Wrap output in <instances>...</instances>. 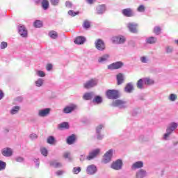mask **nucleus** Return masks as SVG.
Returning <instances> with one entry per match:
<instances>
[{
	"mask_svg": "<svg viewBox=\"0 0 178 178\" xmlns=\"http://www.w3.org/2000/svg\"><path fill=\"white\" fill-rule=\"evenodd\" d=\"M133 90H134V87H133V83H129L128 84H127L124 88L125 92H129V93L131 92Z\"/></svg>",
	"mask_w": 178,
	"mask_h": 178,
	"instance_id": "obj_24",
	"label": "nucleus"
},
{
	"mask_svg": "<svg viewBox=\"0 0 178 178\" xmlns=\"http://www.w3.org/2000/svg\"><path fill=\"white\" fill-rule=\"evenodd\" d=\"M144 84L149 86V84H154V80L149 78H143Z\"/></svg>",
	"mask_w": 178,
	"mask_h": 178,
	"instance_id": "obj_32",
	"label": "nucleus"
},
{
	"mask_svg": "<svg viewBox=\"0 0 178 178\" xmlns=\"http://www.w3.org/2000/svg\"><path fill=\"white\" fill-rule=\"evenodd\" d=\"M122 165V160H117L111 164V169H114V170H120Z\"/></svg>",
	"mask_w": 178,
	"mask_h": 178,
	"instance_id": "obj_4",
	"label": "nucleus"
},
{
	"mask_svg": "<svg viewBox=\"0 0 178 178\" xmlns=\"http://www.w3.org/2000/svg\"><path fill=\"white\" fill-rule=\"evenodd\" d=\"M40 152H41L42 155H43V156H47L48 150L45 147H42L40 149Z\"/></svg>",
	"mask_w": 178,
	"mask_h": 178,
	"instance_id": "obj_39",
	"label": "nucleus"
},
{
	"mask_svg": "<svg viewBox=\"0 0 178 178\" xmlns=\"http://www.w3.org/2000/svg\"><path fill=\"white\" fill-rule=\"evenodd\" d=\"M87 159L90 160V156H88L87 157Z\"/></svg>",
	"mask_w": 178,
	"mask_h": 178,
	"instance_id": "obj_64",
	"label": "nucleus"
},
{
	"mask_svg": "<svg viewBox=\"0 0 178 178\" xmlns=\"http://www.w3.org/2000/svg\"><path fill=\"white\" fill-rule=\"evenodd\" d=\"M83 29H90V21L88 19L83 21Z\"/></svg>",
	"mask_w": 178,
	"mask_h": 178,
	"instance_id": "obj_38",
	"label": "nucleus"
},
{
	"mask_svg": "<svg viewBox=\"0 0 178 178\" xmlns=\"http://www.w3.org/2000/svg\"><path fill=\"white\" fill-rule=\"evenodd\" d=\"M33 26L34 27H36V28L42 27V22H41L40 20H36L33 23Z\"/></svg>",
	"mask_w": 178,
	"mask_h": 178,
	"instance_id": "obj_34",
	"label": "nucleus"
},
{
	"mask_svg": "<svg viewBox=\"0 0 178 178\" xmlns=\"http://www.w3.org/2000/svg\"><path fill=\"white\" fill-rule=\"evenodd\" d=\"M69 127H70L69 122H62L61 124H59L58 126V129L59 130L67 129H69Z\"/></svg>",
	"mask_w": 178,
	"mask_h": 178,
	"instance_id": "obj_21",
	"label": "nucleus"
},
{
	"mask_svg": "<svg viewBox=\"0 0 178 178\" xmlns=\"http://www.w3.org/2000/svg\"><path fill=\"white\" fill-rule=\"evenodd\" d=\"M127 27L131 33H137V24L134 23H129L127 24Z\"/></svg>",
	"mask_w": 178,
	"mask_h": 178,
	"instance_id": "obj_14",
	"label": "nucleus"
},
{
	"mask_svg": "<svg viewBox=\"0 0 178 178\" xmlns=\"http://www.w3.org/2000/svg\"><path fill=\"white\" fill-rule=\"evenodd\" d=\"M112 155H113V149H109L104 156V163H109V161L112 159Z\"/></svg>",
	"mask_w": 178,
	"mask_h": 178,
	"instance_id": "obj_3",
	"label": "nucleus"
},
{
	"mask_svg": "<svg viewBox=\"0 0 178 178\" xmlns=\"http://www.w3.org/2000/svg\"><path fill=\"white\" fill-rule=\"evenodd\" d=\"M104 129V124H99L96 127V134H101V131Z\"/></svg>",
	"mask_w": 178,
	"mask_h": 178,
	"instance_id": "obj_40",
	"label": "nucleus"
},
{
	"mask_svg": "<svg viewBox=\"0 0 178 178\" xmlns=\"http://www.w3.org/2000/svg\"><path fill=\"white\" fill-rule=\"evenodd\" d=\"M92 102L97 105H99V104H102V97L100 96H95Z\"/></svg>",
	"mask_w": 178,
	"mask_h": 178,
	"instance_id": "obj_25",
	"label": "nucleus"
},
{
	"mask_svg": "<svg viewBox=\"0 0 178 178\" xmlns=\"http://www.w3.org/2000/svg\"><path fill=\"white\" fill-rule=\"evenodd\" d=\"M112 106H118L120 109H123V108H126V103L122 100H115L113 102Z\"/></svg>",
	"mask_w": 178,
	"mask_h": 178,
	"instance_id": "obj_7",
	"label": "nucleus"
},
{
	"mask_svg": "<svg viewBox=\"0 0 178 178\" xmlns=\"http://www.w3.org/2000/svg\"><path fill=\"white\" fill-rule=\"evenodd\" d=\"M84 87L86 88H90V81L87 82L86 83L84 84Z\"/></svg>",
	"mask_w": 178,
	"mask_h": 178,
	"instance_id": "obj_59",
	"label": "nucleus"
},
{
	"mask_svg": "<svg viewBox=\"0 0 178 178\" xmlns=\"http://www.w3.org/2000/svg\"><path fill=\"white\" fill-rule=\"evenodd\" d=\"M1 49H5V48H6L7 47H8V42H2L1 43Z\"/></svg>",
	"mask_w": 178,
	"mask_h": 178,
	"instance_id": "obj_48",
	"label": "nucleus"
},
{
	"mask_svg": "<svg viewBox=\"0 0 178 178\" xmlns=\"http://www.w3.org/2000/svg\"><path fill=\"white\" fill-rule=\"evenodd\" d=\"M106 10V8L105 7V5H101L97 8V12L98 15H102V13H104Z\"/></svg>",
	"mask_w": 178,
	"mask_h": 178,
	"instance_id": "obj_22",
	"label": "nucleus"
},
{
	"mask_svg": "<svg viewBox=\"0 0 178 178\" xmlns=\"http://www.w3.org/2000/svg\"><path fill=\"white\" fill-rule=\"evenodd\" d=\"M19 111H20V107L19 106H15L10 111V113L11 115H15V113L19 112Z\"/></svg>",
	"mask_w": 178,
	"mask_h": 178,
	"instance_id": "obj_33",
	"label": "nucleus"
},
{
	"mask_svg": "<svg viewBox=\"0 0 178 178\" xmlns=\"http://www.w3.org/2000/svg\"><path fill=\"white\" fill-rule=\"evenodd\" d=\"M48 144H55V138L54 136H49L47 138Z\"/></svg>",
	"mask_w": 178,
	"mask_h": 178,
	"instance_id": "obj_41",
	"label": "nucleus"
},
{
	"mask_svg": "<svg viewBox=\"0 0 178 178\" xmlns=\"http://www.w3.org/2000/svg\"><path fill=\"white\" fill-rule=\"evenodd\" d=\"M72 172L74 175H79L81 172V168L74 167L72 170Z\"/></svg>",
	"mask_w": 178,
	"mask_h": 178,
	"instance_id": "obj_37",
	"label": "nucleus"
},
{
	"mask_svg": "<svg viewBox=\"0 0 178 178\" xmlns=\"http://www.w3.org/2000/svg\"><path fill=\"white\" fill-rule=\"evenodd\" d=\"M19 34H20L22 37H27V29H26L24 26H19Z\"/></svg>",
	"mask_w": 178,
	"mask_h": 178,
	"instance_id": "obj_20",
	"label": "nucleus"
},
{
	"mask_svg": "<svg viewBox=\"0 0 178 178\" xmlns=\"http://www.w3.org/2000/svg\"><path fill=\"white\" fill-rule=\"evenodd\" d=\"M79 12H75V11H74L72 10H70L68 11V15L70 16H72V17L77 16V15H79Z\"/></svg>",
	"mask_w": 178,
	"mask_h": 178,
	"instance_id": "obj_43",
	"label": "nucleus"
},
{
	"mask_svg": "<svg viewBox=\"0 0 178 178\" xmlns=\"http://www.w3.org/2000/svg\"><path fill=\"white\" fill-rule=\"evenodd\" d=\"M117 81L118 84L120 85L124 81V76H123V74L120 73L117 75Z\"/></svg>",
	"mask_w": 178,
	"mask_h": 178,
	"instance_id": "obj_23",
	"label": "nucleus"
},
{
	"mask_svg": "<svg viewBox=\"0 0 178 178\" xmlns=\"http://www.w3.org/2000/svg\"><path fill=\"white\" fill-rule=\"evenodd\" d=\"M37 74L40 77H45V73H44L42 71H38Z\"/></svg>",
	"mask_w": 178,
	"mask_h": 178,
	"instance_id": "obj_50",
	"label": "nucleus"
},
{
	"mask_svg": "<svg viewBox=\"0 0 178 178\" xmlns=\"http://www.w3.org/2000/svg\"><path fill=\"white\" fill-rule=\"evenodd\" d=\"M17 162H23L24 159L22 157H17L16 159Z\"/></svg>",
	"mask_w": 178,
	"mask_h": 178,
	"instance_id": "obj_58",
	"label": "nucleus"
},
{
	"mask_svg": "<svg viewBox=\"0 0 178 178\" xmlns=\"http://www.w3.org/2000/svg\"><path fill=\"white\" fill-rule=\"evenodd\" d=\"M136 86L138 88H139L140 90H143V88H144V79H139L136 83Z\"/></svg>",
	"mask_w": 178,
	"mask_h": 178,
	"instance_id": "obj_28",
	"label": "nucleus"
},
{
	"mask_svg": "<svg viewBox=\"0 0 178 178\" xmlns=\"http://www.w3.org/2000/svg\"><path fill=\"white\" fill-rule=\"evenodd\" d=\"M50 2L51 5H54V6H56L59 3V0H50Z\"/></svg>",
	"mask_w": 178,
	"mask_h": 178,
	"instance_id": "obj_49",
	"label": "nucleus"
},
{
	"mask_svg": "<svg viewBox=\"0 0 178 178\" xmlns=\"http://www.w3.org/2000/svg\"><path fill=\"white\" fill-rule=\"evenodd\" d=\"M6 168V163L0 161V170H3Z\"/></svg>",
	"mask_w": 178,
	"mask_h": 178,
	"instance_id": "obj_46",
	"label": "nucleus"
},
{
	"mask_svg": "<svg viewBox=\"0 0 178 178\" xmlns=\"http://www.w3.org/2000/svg\"><path fill=\"white\" fill-rule=\"evenodd\" d=\"M83 98L85 99V101H88V99H90V93H86L83 95Z\"/></svg>",
	"mask_w": 178,
	"mask_h": 178,
	"instance_id": "obj_51",
	"label": "nucleus"
},
{
	"mask_svg": "<svg viewBox=\"0 0 178 178\" xmlns=\"http://www.w3.org/2000/svg\"><path fill=\"white\" fill-rule=\"evenodd\" d=\"M165 52L167 54H172V52H173V47H172V46H167L165 47Z\"/></svg>",
	"mask_w": 178,
	"mask_h": 178,
	"instance_id": "obj_42",
	"label": "nucleus"
},
{
	"mask_svg": "<svg viewBox=\"0 0 178 178\" xmlns=\"http://www.w3.org/2000/svg\"><path fill=\"white\" fill-rule=\"evenodd\" d=\"M76 136L74 134H72L71 136L67 138V144L69 145H72V144H74L76 142Z\"/></svg>",
	"mask_w": 178,
	"mask_h": 178,
	"instance_id": "obj_18",
	"label": "nucleus"
},
{
	"mask_svg": "<svg viewBox=\"0 0 178 178\" xmlns=\"http://www.w3.org/2000/svg\"><path fill=\"white\" fill-rule=\"evenodd\" d=\"M96 48L98 51H104L105 49V43L101 39H98L95 42Z\"/></svg>",
	"mask_w": 178,
	"mask_h": 178,
	"instance_id": "obj_9",
	"label": "nucleus"
},
{
	"mask_svg": "<svg viewBox=\"0 0 178 178\" xmlns=\"http://www.w3.org/2000/svg\"><path fill=\"white\" fill-rule=\"evenodd\" d=\"M109 58H110L109 54H104L102 56L99 58L98 63H105V62H108V60H109Z\"/></svg>",
	"mask_w": 178,
	"mask_h": 178,
	"instance_id": "obj_19",
	"label": "nucleus"
},
{
	"mask_svg": "<svg viewBox=\"0 0 178 178\" xmlns=\"http://www.w3.org/2000/svg\"><path fill=\"white\" fill-rule=\"evenodd\" d=\"M123 66V63L120 61L115 62L114 63H112L108 66V69L110 70H115L116 69H120Z\"/></svg>",
	"mask_w": 178,
	"mask_h": 178,
	"instance_id": "obj_5",
	"label": "nucleus"
},
{
	"mask_svg": "<svg viewBox=\"0 0 178 178\" xmlns=\"http://www.w3.org/2000/svg\"><path fill=\"white\" fill-rule=\"evenodd\" d=\"M42 8L47 10L49 8V1L48 0H42Z\"/></svg>",
	"mask_w": 178,
	"mask_h": 178,
	"instance_id": "obj_27",
	"label": "nucleus"
},
{
	"mask_svg": "<svg viewBox=\"0 0 178 178\" xmlns=\"http://www.w3.org/2000/svg\"><path fill=\"white\" fill-rule=\"evenodd\" d=\"M38 136L35 134H33L31 135V138H37Z\"/></svg>",
	"mask_w": 178,
	"mask_h": 178,
	"instance_id": "obj_60",
	"label": "nucleus"
},
{
	"mask_svg": "<svg viewBox=\"0 0 178 178\" xmlns=\"http://www.w3.org/2000/svg\"><path fill=\"white\" fill-rule=\"evenodd\" d=\"M64 172L63 170H58L56 172V174L57 175V176H62V175H63Z\"/></svg>",
	"mask_w": 178,
	"mask_h": 178,
	"instance_id": "obj_57",
	"label": "nucleus"
},
{
	"mask_svg": "<svg viewBox=\"0 0 178 178\" xmlns=\"http://www.w3.org/2000/svg\"><path fill=\"white\" fill-rule=\"evenodd\" d=\"M63 158L65 159H70V161H72V158H70V152H66L63 154Z\"/></svg>",
	"mask_w": 178,
	"mask_h": 178,
	"instance_id": "obj_45",
	"label": "nucleus"
},
{
	"mask_svg": "<svg viewBox=\"0 0 178 178\" xmlns=\"http://www.w3.org/2000/svg\"><path fill=\"white\" fill-rule=\"evenodd\" d=\"M95 0H90V4L91 5L92 3H93L95 2Z\"/></svg>",
	"mask_w": 178,
	"mask_h": 178,
	"instance_id": "obj_63",
	"label": "nucleus"
},
{
	"mask_svg": "<svg viewBox=\"0 0 178 178\" xmlns=\"http://www.w3.org/2000/svg\"><path fill=\"white\" fill-rule=\"evenodd\" d=\"M49 36L51 38L55 40V38H58V33L55 31H52L49 33Z\"/></svg>",
	"mask_w": 178,
	"mask_h": 178,
	"instance_id": "obj_35",
	"label": "nucleus"
},
{
	"mask_svg": "<svg viewBox=\"0 0 178 178\" xmlns=\"http://www.w3.org/2000/svg\"><path fill=\"white\" fill-rule=\"evenodd\" d=\"M143 166H144V163H143V161H137L132 165L131 169L132 170H136V169H140Z\"/></svg>",
	"mask_w": 178,
	"mask_h": 178,
	"instance_id": "obj_16",
	"label": "nucleus"
},
{
	"mask_svg": "<svg viewBox=\"0 0 178 178\" xmlns=\"http://www.w3.org/2000/svg\"><path fill=\"white\" fill-rule=\"evenodd\" d=\"M77 108V106H76V105L74 104H72L71 106H67L66 107H65L63 110V113H72V112H73V111H74L76 108Z\"/></svg>",
	"mask_w": 178,
	"mask_h": 178,
	"instance_id": "obj_10",
	"label": "nucleus"
},
{
	"mask_svg": "<svg viewBox=\"0 0 178 178\" xmlns=\"http://www.w3.org/2000/svg\"><path fill=\"white\" fill-rule=\"evenodd\" d=\"M106 95L108 99H117L119 98V92L116 90H108L106 91Z\"/></svg>",
	"mask_w": 178,
	"mask_h": 178,
	"instance_id": "obj_2",
	"label": "nucleus"
},
{
	"mask_svg": "<svg viewBox=\"0 0 178 178\" xmlns=\"http://www.w3.org/2000/svg\"><path fill=\"white\" fill-rule=\"evenodd\" d=\"M74 42L78 45H82V44L86 42V38L83 36H78L75 38Z\"/></svg>",
	"mask_w": 178,
	"mask_h": 178,
	"instance_id": "obj_13",
	"label": "nucleus"
},
{
	"mask_svg": "<svg viewBox=\"0 0 178 178\" xmlns=\"http://www.w3.org/2000/svg\"><path fill=\"white\" fill-rule=\"evenodd\" d=\"M98 84V79L93 78L90 80V87H95Z\"/></svg>",
	"mask_w": 178,
	"mask_h": 178,
	"instance_id": "obj_29",
	"label": "nucleus"
},
{
	"mask_svg": "<svg viewBox=\"0 0 178 178\" xmlns=\"http://www.w3.org/2000/svg\"><path fill=\"white\" fill-rule=\"evenodd\" d=\"M102 138H104V135L101 134H97V140H102Z\"/></svg>",
	"mask_w": 178,
	"mask_h": 178,
	"instance_id": "obj_54",
	"label": "nucleus"
},
{
	"mask_svg": "<svg viewBox=\"0 0 178 178\" xmlns=\"http://www.w3.org/2000/svg\"><path fill=\"white\" fill-rule=\"evenodd\" d=\"M65 6L67 8H71L72 6V2L70 1H66L65 3Z\"/></svg>",
	"mask_w": 178,
	"mask_h": 178,
	"instance_id": "obj_56",
	"label": "nucleus"
},
{
	"mask_svg": "<svg viewBox=\"0 0 178 178\" xmlns=\"http://www.w3.org/2000/svg\"><path fill=\"white\" fill-rule=\"evenodd\" d=\"M154 33L156 34V35H159V34H161V28L159 26L154 27Z\"/></svg>",
	"mask_w": 178,
	"mask_h": 178,
	"instance_id": "obj_44",
	"label": "nucleus"
},
{
	"mask_svg": "<svg viewBox=\"0 0 178 178\" xmlns=\"http://www.w3.org/2000/svg\"><path fill=\"white\" fill-rule=\"evenodd\" d=\"M3 98V92L0 90V99H2Z\"/></svg>",
	"mask_w": 178,
	"mask_h": 178,
	"instance_id": "obj_61",
	"label": "nucleus"
},
{
	"mask_svg": "<svg viewBox=\"0 0 178 178\" xmlns=\"http://www.w3.org/2000/svg\"><path fill=\"white\" fill-rule=\"evenodd\" d=\"M97 166L95 165H90V175H95V173H97Z\"/></svg>",
	"mask_w": 178,
	"mask_h": 178,
	"instance_id": "obj_31",
	"label": "nucleus"
},
{
	"mask_svg": "<svg viewBox=\"0 0 178 178\" xmlns=\"http://www.w3.org/2000/svg\"><path fill=\"white\" fill-rule=\"evenodd\" d=\"M35 85L37 87H41V86H42V79H39L36 82H35Z\"/></svg>",
	"mask_w": 178,
	"mask_h": 178,
	"instance_id": "obj_47",
	"label": "nucleus"
},
{
	"mask_svg": "<svg viewBox=\"0 0 178 178\" xmlns=\"http://www.w3.org/2000/svg\"><path fill=\"white\" fill-rule=\"evenodd\" d=\"M177 122H171L168 124L166 129V133L163 136V140H168V138L170 134L173 133L177 129Z\"/></svg>",
	"mask_w": 178,
	"mask_h": 178,
	"instance_id": "obj_1",
	"label": "nucleus"
},
{
	"mask_svg": "<svg viewBox=\"0 0 178 178\" xmlns=\"http://www.w3.org/2000/svg\"><path fill=\"white\" fill-rule=\"evenodd\" d=\"M50 166H53V168H62V163L56 161H53L50 162Z\"/></svg>",
	"mask_w": 178,
	"mask_h": 178,
	"instance_id": "obj_26",
	"label": "nucleus"
},
{
	"mask_svg": "<svg viewBox=\"0 0 178 178\" xmlns=\"http://www.w3.org/2000/svg\"><path fill=\"white\" fill-rule=\"evenodd\" d=\"M114 44H124L126 42V38L124 36H115L112 38Z\"/></svg>",
	"mask_w": 178,
	"mask_h": 178,
	"instance_id": "obj_6",
	"label": "nucleus"
},
{
	"mask_svg": "<svg viewBox=\"0 0 178 178\" xmlns=\"http://www.w3.org/2000/svg\"><path fill=\"white\" fill-rule=\"evenodd\" d=\"M140 60L142 63H147V62H148V59H147V57L145 56L141 57Z\"/></svg>",
	"mask_w": 178,
	"mask_h": 178,
	"instance_id": "obj_53",
	"label": "nucleus"
},
{
	"mask_svg": "<svg viewBox=\"0 0 178 178\" xmlns=\"http://www.w3.org/2000/svg\"><path fill=\"white\" fill-rule=\"evenodd\" d=\"M95 95V94L93 92H91L90 93V99H91V98L92 97H94Z\"/></svg>",
	"mask_w": 178,
	"mask_h": 178,
	"instance_id": "obj_62",
	"label": "nucleus"
},
{
	"mask_svg": "<svg viewBox=\"0 0 178 178\" xmlns=\"http://www.w3.org/2000/svg\"><path fill=\"white\" fill-rule=\"evenodd\" d=\"M145 10V7L141 5L138 8V12H144Z\"/></svg>",
	"mask_w": 178,
	"mask_h": 178,
	"instance_id": "obj_52",
	"label": "nucleus"
},
{
	"mask_svg": "<svg viewBox=\"0 0 178 178\" xmlns=\"http://www.w3.org/2000/svg\"><path fill=\"white\" fill-rule=\"evenodd\" d=\"M46 69L47 70H48V72H49V70H52V64H47L46 66Z\"/></svg>",
	"mask_w": 178,
	"mask_h": 178,
	"instance_id": "obj_55",
	"label": "nucleus"
},
{
	"mask_svg": "<svg viewBox=\"0 0 178 178\" xmlns=\"http://www.w3.org/2000/svg\"><path fill=\"white\" fill-rule=\"evenodd\" d=\"M168 99L172 102H175V101L177 99V95L175 94H170L168 97Z\"/></svg>",
	"mask_w": 178,
	"mask_h": 178,
	"instance_id": "obj_36",
	"label": "nucleus"
},
{
	"mask_svg": "<svg viewBox=\"0 0 178 178\" xmlns=\"http://www.w3.org/2000/svg\"><path fill=\"white\" fill-rule=\"evenodd\" d=\"M136 178H144L147 176V171L145 170L140 169L136 172Z\"/></svg>",
	"mask_w": 178,
	"mask_h": 178,
	"instance_id": "obj_17",
	"label": "nucleus"
},
{
	"mask_svg": "<svg viewBox=\"0 0 178 178\" xmlns=\"http://www.w3.org/2000/svg\"><path fill=\"white\" fill-rule=\"evenodd\" d=\"M146 42L147 44H155L156 42V38L155 37H149L146 39Z\"/></svg>",
	"mask_w": 178,
	"mask_h": 178,
	"instance_id": "obj_30",
	"label": "nucleus"
},
{
	"mask_svg": "<svg viewBox=\"0 0 178 178\" xmlns=\"http://www.w3.org/2000/svg\"><path fill=\"white\" fill-rule=\"evenodd\" d=\"M100 152H101V149H92L90 152V159H94V158H97V156H98V155H99Z\"/></svg>",
	"mask_w": 178,
	"mask_h": 178,
	"instance_id": "obj_11",
	"label": "nucleus"
},
{
	"mask_svg": "<svg viewBox=\"0 0 178 178\" xmlns=\"http://www.w3.org/2000/svg\"><path fill=\"white\" fill-rule=\"evenodd\" d=\"M1 154L2 155H3V156H12V154H13V152H12L11 148L6 147L3 149Z\"/></svg>",
	"mask_w": 178,
	"mask_h": 178,
	"instance_id": "obj_12",
	"label": "nucleus"
},
{
	"mask_svg": "<svg viewBox=\"0 0 178 178\" xmlns=\"http://www.w3.org/2000/svg\"><path fill=\"white\" fill-rule=\"evenodd\" d=\"M49 112H51V108H44L43 110H40L38 115L42 118H44L45 116H48V115H49Z\"/></svg>",
	"mask_w": 178,
	"mask_h": 178,
	"instance_id": "obj_15",
	"label": "nucleus"
},
{
	"mask_svg": "<svg viewBox=\"0 0 178 178\" xmlns=\"http://www.w3.org/2000/svg\"><path fill=\"white\" fill-rule=\"evenodd\" d=\"M122 13L123 15H124L126 17H132V16H134V12L131 8H125L122 10Z\"/></svg>",
	"mask_w": 178,
	"mask_h": 178,
	"instance_id": "obj_8",
	"label": "nucleus"
}]
</instances>
